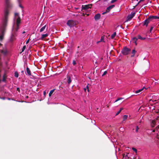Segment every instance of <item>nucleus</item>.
Here are the masks:
<instances>
[{"instance_id": "obj_1", "label": "nucleus", "mask_w": 159, "mask_h": 159, "mask_svg": "<svg viewBox=\"0 0 159 159\" xmlns=\"http://www.w3.org/2000/svg\"><path fill=\"white\" fill-rule=\"evenodd\" d=\"M5 4L6 7L4 12V19L3 21L2 25L0 28V40H2L3 39L5 27L7 21L8 16L9 15V12L7 8L9 7L10 6V0H5Z\"/></svg>"}, {"instance_id": "obj_2", "label": "nucleus", "mask_w": 159, "mask_h": 159, "mask_svg": "<svg viewBox=\"0 0 159 159\" xmlns=\"http://www.w3.org/2000/svg\"><path fill=\"white\" fill-rule=\"evenodd\" d=\"M20 23V18L18 13H15L14 19V24L12 30L17 31L19 29V24Z\"/></svg>"}, {"instance_id": "obj_3", "label": "nucleus", "mask_w": 159, "mask_h": 159, "mask_svg": "<svg viewBox=\"0 0 159 159\" xmlns=\"http://www.w3.org/2000/svg\"><path fill=\"white\" fill-rule=\"evenodd\" d=\"M130 49L126 47H125L122 50L121 52L123 55H127L130 53Z\"/></svg>"}, {"instance_id": "obj_4", "label": "nucleus", "mask_w": 159, "mask_h": 159, "mask_svg": "<svg viewBox=\"0 0 159 159\" xmlns=\"http://www.w3.org/2000/svg\"><path fill=\"white\" fill-rule=\"evenodd\" d=\"M76 24V22L73 20H68L67 23V25L70 27H74Z\"/></svg>"}, {"instance_id": "obj_5", "label": "nucleus", "mask_w": 159, "mask_h": 159, "mask_svg": "<svg viewBox=\"0 0 159 159\" xmlns=\"http://www.w3.org/2000/svg\"><path fill=\"white\" fill-rule=\"evenodd\" d=\"M135 13L134 12H132L131 14L127 16V19L128 20L131 19L135 16Z\"/></svg>"}, {"instance_id": "obj_6", "label": "nucleus", "mask_w": 159, "mask_h": 159, "mask_svg": "<svg viewBox=\"0 0 159 159\" xmlns=\"http://www.w3.org/2000/svg\"><path fill=\"white\" fill-rule=\"evenodd\" d=\"M92 6L91 4H89L88 5H85L84 6H82V9L84 10H87L88 9L90 8Z\"/></svg>"}, {"instance_id": "obj_7", "label": "nucleus", "mask_w": 159, "mask_h": 159, "mask_svg": "<svg viewBox=\"0 0 159 159\" xmlns=\"http://www.w3.org/2000/svg\"><path fill=\"white\" fill-rule=\"evenodd\" d=\"M151 20L150 19H149V17H148V18L147 19L145 20L144 21V22H143V25L144 26L146 25V26H147L148 23Z\"/></svg>"}, {"instance_id": "obj_8", "label": "nucleus", "mask_w": 159, "mask_h": 159, "mask_svg": "<svg viewBox=\"0 0 159 159\" xmlns=\"http://www.w3.org/2000/svg\"><path fill=\"white\" fill-rule=\"evenodd\" d=\"M149 19H150L151 20L152 19H159V16H151L149 17Z\"/></svg>"}, {"instance_id": "obj_9", "label": "nucleus", "mask_w": 159, "mask_h": 159, "mask_svg": "<svg viewBox=\"0 0 159 159\" xmlns=\"http://www.w3.org/2000/svg\"><path fill=\"white\" fill-rule=\"evenodd\" d=\"M67 83L68 84H70L71 82V78L69 75H67Z\"/></svg>"}, {"instance_id": "obj_10", "label": "nucleus", "mask_w": 159, "mask_h": 159, "mask_svg": "<svg viewBox=\"0 0 159 159\" xmlns=\"http://www.w3.org/2000/svg\"><path fill=\"white\" fill-rule=\"evenodd\" d=\"M101 15L100 14H97L94 16V19L96 20H98L100 17Z\"/></svg>"}, {"instance_id": "obj_11", "label": "nucleus", "mask_w": 159, "mask_h": 159, "mask_svg": "<svg viewBox=\"0 0 159 159\" xmlns=\"http://www.w3.org/2000/svg\"><path fill=\"white\" fill-rule=\"evenodd\" d=\"M114 7H115V5H111L109 6V7H108L107 8V11L109 12L110 10H111V9L113 8Z\"/></svg>"}, {"instance_id": "obj_12", "label": "nucleus", "mask_w": 159, "mask_h": 159, "mask_svg": "<svg viewBox=\"0 0 159 159\" xmlns=\"http://www.w3.org/2000/svg\"><path fill=\"white\" fill-rule=\"evenodd\" d=\"M26 72H27L28 74V75H31V73L30 70L29 68L27 66V67H26Z\"/></svg>"}, {"instance_id": "obj_13", "label": "nucleus", "mask_w": 159, "mask_h": 159, "mask_svg": "<svg viewBox=\"0 0 159 159\" xmlns=\"http://www.w3.org/2000/svg\"><path fill=\"white\" fill-rule=\"evenodd\" d=\"M46 28V25H45L44 26H43L42 27L39 31V32H42L43 31H44V30H45Z\"/></svg>"}, {"instance_id": "obj_14", "label": "nucleus", "mask_w": 159, "mask_h": 159, "mask_svg": "<svg viewBox=\"0 0 159 159\" xmlns=\"http://www.w3.org/2000/svg\"><path fill=\"white\" fill-rule=\"evenodd\" d=\"M138 39L136 37H134L132 38V40L133 41L134 43L136 45H137V41Z\"/></svg>"}, {"instance_id": "obj_15", "label": "nucleus", "mask_w": 159, "mask_h": 159, "mask_svg": "<svg viewBox=\"0 0 159 159\" xmlns=\"http://www.w3.org/2000/svg\"><path fill=\"white\" fill-rule=\"evenodd\" d=\"M1 53L3 54L4 55H6L7 53V51L6 49H3L1 51Z\"/></svg>"}, {"instance_id": "obj_16", "label": "nucleus", "mask_w": 159, "mask_h": 159, "mask_svg": "<svg viewBox=\"0 0 159 159\" xmlns=\"http://www.w3.org/2000/svg\"><path fill=\"white\" fill-rule=\"evenodd\" d=\"M138 39H139L142 40H144L145 39V38L142 37L140 35H139L137 36Z\"/></svg>"}, {"instance_id": "obj_17", "label": "nucleus", "mask_w": 159, "mask_h": 159, "mask_svg": "<svg viewBox=\"0 0 159 159\" xmlns=\"http://www.w3.org/2000/svg\"><path fill=\"white\" fill-rule=\"evenodd\" d=\"M157 122L155 121L154 120H153L152 121V123L151 124V126L152 127H153L155 126L156 123Z\"/></svg>"}, {"instance_id": "obj_18", "label": "nucleus", "mask_w": 159, "mask_h": 159, "mask_svg": "<svg viewBox=\"0 0 159 159\" xmlns=\"http://www.w3.org/2000/svg\"><path fill=\"white\" fill-rule=\"evenodd\" d=\"M144 89H146L145 88V87H143V88L141 89H140L139 90H138L137 91H135V93H139V92H141V91H142Z\"/></svg>"}, {"instance_id": "obj_19", "label": "nucleus", "mask_w": 159, "mask_h": 159, "mask_svg": "<svg viewBox=\"0 0 159 159\" xmlns=\"http://www.w3.org/2000/svg\"><path fill=\"white\" fill-rule=\"evenodd\" d=\"M55 90V89H53L52 90H51L49 93V97H51L52 95V94L54 92V90Z\"/></svg>"}, {"instance_id": "obj_20", "label": "nucleus", "mask_w": 159, "mask_h": 159, "mask_svg": "<svg viewBox=\"0 0 159 159\" xmlns=\"http://www.w3.org/2000/svg\"><path fill=\"white\" fill-rule=\"evenodd\" d=\"M48 36V34H43L41 35V39H43Z\"/></svg>"}, {"instance_id": "obj_21", "label": "nucleus", "mask_w": 159, "mask_h": 159, "mask_svg": "<svg viewBox=\"0 0 159 159\" xmlns=\"http://www.w3.org/2000/svg\"><path fill=\"white\" fill-rule=\"evenodd\" d=\"M7 78V76L5 74H4L3 76V79H2V81L3 82H5L6 81V78Z\"/></svg>"}, {"instance_id": "obj_22", "label": "nucleus", "mask_w": 159, "mask_h": 159, "mask_svg": "<svg viewBox=\"0 0 159 159\" xmlns=\"http://www.w3.org/2000/svg\"><path fill=\"white\" fill-rule=\"evenodd\" d=\"M123 108H121L120 109V110L116 113V116L118 115L120 112L122 111V110H123Z\"/></svg>"}, {"instance_id": "obj_23", "label": "nucleus", "mask_w": 159, "mask_h": 159, "mask_svg": "<svg viewBox=\"0 0 159 159\" xmlns=\"http://www.w3.org/2000/svg\"><path fill=\"white\" fill-rule=\"evenodd\" d=\"M136 51H135L134 49H133L132 51V54H133V55H131V57H134V55L135 54V53L136 52Z\"/></svg>"}, {"instance_id": "obj_24", "label": "nucleus", "mask_w": 159, "mask_h": 159, "mask_svg": "<svg viewBox=\"0 0 159 159\" xmlns=\"http://www.w3.org/2000/svg\"><path fill=\"white\" fill-rule=\"evenodd\" d=\"M116 33L115 32L113 33V34H112L111 36V38L112 39H113L116 35Z\"/></svg>"}, {"instance_id": "obj_25", "label": "nucleus", "mask_w": 159, "mask_h": 159, "mask_svg": "<svg viewBox=\"0 0 159 159\" xmlns=\"http://www.w3.org/2000/svg\"><path fill=\"white\" fill-rule=\"evenodd\" d=\"M128 117V116L127 115H125L123 116V120H126Z\"/></svg>"}, {"instance_id": "obj_26", "label": "nucleus", "mask_w": 159, "mask_h": 159, "mask_svg": "<svg viewBox=\"0 0 159 159\" xmlns=\"http://www.w3.org/2000/svg\"><path fill=\"white\" fill-rule=\"evenodd\" d=\"M15 76L16 78L18 77V74L17 72H15L14 73Z\"/></svg>"}, {"instance_id": "obj_27", "label": "nucleus", "mask_w": 159, "mask_h": 159, "mask_svg": "<svg viewBox=\"0 0 159 159\" xmlns=\"http://www.w3.org/2000/svg\"><path fill=\"white\" fill-rule=\"evenodd\" d=\"M72 63L73 65L75 66L76 64V60H73Z\"/></svg>"}, {"instance_id": "obj_28", "label": "nucleus", "mask_w": 159, "mask_h": 159, "mask_svg": "<svg viewBox=\"0 0 159 159\" xmlns=\"http://www.w3.org/2000/svg\"><path fill=\"white\" fill-rule=\"evenodd\" d=\"M123 98H119L115 101V102H117L119 100H120V99H123Z\"/></svg>"}, {"instance_id": "obj_29", "label": "nucleus", "mask_w": 159, "mask_h": 159, "mask_svg": "<svg viewBox=\"0 0 159 159\" xmlns=\"http://www.w3.org/2000/svg\"><path fill=\"white\" fill-rule=\"evenodd\" d=\"M25 48H26V46H24L23 47V48H22V51H21V52H23V51H24V50H25Z\"/></svg>"}, {"instance_id": "obj_30", "label": "nucleus", "mask_w": 159, "mask_h": 159, "mask_svg": "<svg viewBox=\"0 0 159 159\" xmlns=\"http://www.w3.org/2000/svg\"><path fill=\"white\" fill-rule=\"evenodd\" d=\"M132 149L136 153H137V150L135 148H132Z\"/></svg>"}, {"instance_id": "obj_31", "label": "nucleus", "mask_w": 159, "mask_h": 159, "mask_svg": "<svg viewBox=\"0 0 159 159\" xmlns=\"http://www.w3.org/2000/svg\"><path fill=\"white\" fill-rule=\"evenodd\" d=\"M14 36L13 35L12 36V37H11V41H12L14 40Z\"/></svg>"}, {"instance_id": "obj_32", "label": "nucleus", "mask_w": 159, "mask_h": 159, "mask_svg": "<svg viewBox=\"0 0 159 159\" xmlns=\"http://www.w3.org/2000/svg\"><path fill=\"white\" fill-rule=\"evenodd\" d=\"M117 0H112L111 1V3H113L115 2H116Z\"/></svg>"}, {"instance_id": "obj_33", "label": "nucleus", "mask_w": 159, "mask_h": 159, "mask_svg": "<svg viewBox=\"0 0 159 159\" xmlns=\"http://www.w3.org/2000/svg\"><path fill=\"white\" fill-rule=\"evenodd\" d=\"M107 71H105L104 72V73H103V74L102 75V76H104V75H106L107 74Z\"/></svg>"}, {"instance_id": "obj_34", "label": "nucleus", "mask_w": 159, "mask_h": 159, "mask_svg": "<svg viewBox=\"0 0 159 159\" xmlns=\"http://www.w3.org/2000/svg\"><path fill=\"white\" fill-rule=\"evenodd\" d=\"M139 129V128L138 127V126H137L136 127V130H135V131L136 132H138Z\"/></svg>"}, {"instance_id": "obj_35", "label": "nucleus", "mask_w": 159, "mask_h": 159, "mask_svg": "<svg viewBox=\"0 0 159 159\" xmlns=\"http://www.w3.org/2000/svg\"><path fill=\"white\" fill-rule=\"evenodd\" d=\"M108 12V11H107V10H106V11L104 12H103L102 13V14L103 15H104L106 13H107V12Z\"/></svg>"}, {"instance_id": "obj_36", "label": "nucleus", "mask_w": 159, "mask_h": 159, "mask_svg": "<svg viewBox=\"0 0 159 159\" xmlns=\"http://www.w3.org/2000/svg\"><path fill=\"white\" fill-rule=\"evenodd\" d=\"M153 27L152 26V27H151L150 30V32H151V31H152V30L153 29Z\"/></svg>"}, {"instance_id": "obj_37", "label": "nucleus", "mask_w": 159, "mask_h": 159, "mask_svg": "<svg viewBox=\"0 0 159 159\" xmlns=\"http://www.w3.org/2000/svg\"><path fill=\"white\" fill-rule=\"evenodd\" d=\"M43 95L45 97V95H46V91H44L43 92Z\"/></svg>"}, {"instance_id": "obj_38", "label": "nucleus", "mask_w": 159, "mask_h": 159, "mask_svg": "<svg viewBox=\"0 0 159 159\" xmlns=\"http://www.w3.org/2000/svg\"><path fill=\"white\" fill-rule=\"evenodd\" d=\"M159 129V125H158L155 128V129H156L157 130H158Z\"/></svg>"}, {"instance_id": "obj_39", "label": "nucleus", "mask_w": 159, "mask_h": 159, "mask_svg": "<svg viewBox=\"0 0 159 159\" xmlns=\"http://www.w3.org/2000/svg\"><path fill=\"white\" fill-rule=\"evenodd\" d=\"M16 90L19 92H20V89L19 88H16Z\"/></svg>"}, {"instance_id": "obj_40", "label": "nucleus", "mask_w": 159, "mask_h": 159, "mask_svg": "<svg viewBox=\"0 0 159 159\" xmlns=\"http://www.w3.org/2000/svg\"><path fill=\"white\" fill-rule=\"evenodd\" d=\"M30 39H29L26 42V44H27L30 41Z\"/></svg>"}, {"instance_id": "obj_41", "label": "nucleus", "mask_w": 159, "mask_h": 159, "mask_svg": "<svg viewBox=\"0 0 159 159\" xmlns=\"http://www.w3.org/2000/svg\"><path fill=\"white\" fill-rule=\"evenodd\" d=\"M2 63L0 61V68L2 67Z\"/></svg>"}, {"instance_id": "obj_42", "label": "nucleus", "mask_w": 159, "mask_h": 159, "mask_svg": "<svg viewBox=\"0 0 159 159\" xmlns=\"http://www.w3.org/2000/svg\"><path fill=\"white\" fill-rule=\"evenodd\" d=\"M144 0H140L139 2H138V3H139L140 2H143L144 1Z\"/></svg>"}, {"instance_id": "obj_43", "label": "nucleus", "mask_w": 159, "mask_h": 159, "mask_svg": "<svg viewBox=\"0 0 159 159\" xmlns=\"http://www.w3.org/2000/svg\"><path fill=\"white\" fill-rule=\"evenodd\" d=\"M86 88H87V89H88V92H89V87L88 86H87Z\"/></svg>"}, {"instance_id": "obj_44", "label": "nucleus", "mask_w": 159, "mask_h": 159, "mask_svg": "<svg viewBox=\"0 0 159 159\" xmlns=\"http://www.w3.org/2000/svg\"><path fill=\"white\" fill-rule=\"evenodd\" d=\"M19 6L21 8H23V7L20 5Z\"/></svg>"}, {"instance_id": "obj_45", "label": "nucleus", "mask_w": 159, "mask_h": 159, "mask_svg": "<svg viewBox=\"0 0 159 159\" xmlns=\"http://www.w3.org/2000/svg\"><path fill=\"white\" fill-rule=\"evenodd\" d=\"M25 98H29V97H28V96H26Z\"/></svg>"}, {"instance_id": "obj_46", "label": "nucleus", "mask_w": 159, "mask_h": 159, "mask_svg": "<svg viewBox=\"0 0 159 159\" xmlns=\"http://www.w3.org/2000/svg\"><path fill=\"white\" fill-rule=\"evenodd\" d=\"M2 98L3 100L5 99L4 97H3V98Z\"/></svg>"}, {"instance_id": "obj_47", "label": "nucleus", "mask_w": 159, "mask_h": 159, "mask_svg": "<svg viewBox=\"0 0 159 159\" xmlns=\"http://www.w3.org/2000/svg\"><path fill=\"white\" fill-rule=\"evenodd\" d=\"M152 132H155V129H154L153 130Z\"/></svg>"}, {"instance_id": "obj_48", "label": "nucleus", "mask_w": 159, "mask_h": 159, "mask_svg": "<svg viewBox=\"0 0 159 159\" xmlns=\"http://www.w3.org/2000/svg\"><path fill=\"white\" fill-rule=\"evenodd\" d=\"M95 63H97V62H96H96H95Z\"/></svg>"}, {"instance_id": "obj_49", "label": "nucleus", "mask_w": 159, "mask_h": 159, "mask_svg": "<svg viewBox=\"0 0 159 159\" xmlns=\"http://www.w3.org/2000/svg\"><path fill=\"white\" fill-rule=\"evenodd\" d=\"M2 44H1V43H0V46Z\"/></svg>"}, {"instance_id": "obj_50", "label": "nucleus", "mask_w": 159, "mask_h": 159, "mask_svg": "<svg viewBox=\"0 0 159 159\" xmlns=\"http://www.w3.org/2000/svg\"><path fill=\"white\" fill-rule=\"evenodd\" d=\"M45 61V62L46 63H47V62L45 61Z\"/></svg>"}, {"instance_id": "obj_51", "label": "nucleus", "mask_w": 159, "mask_h": 159, "mask_svg": "<svg viewBox=\"0 0 159 159\" xmlns=\"http://www.w3.org/2000/svg\"><path fill=\"white\" fill-rule=\"evenodd\" d=\"M152 101V99L150 100V101Z\"/></svg>"}, {"instance_id": "obj_52", "label": "nucleus", "mask_w": 159, "mask_h": 159, "mask_svg": "<svg viewBox=\"0 0 159 159\" xmlns=\"http://www.w3.org/2000/svg\"><path fill=\"white\" fill-rule=\"evenodd\" d=\"M25 33V32H23V33Z\"/></svg>"}, {"instance_id": "obj_53", "label": "nucleus", "mask_w": 159, "mask_h": 159, "mask_svg": "<svg viewBox=\"0 0 159 159\" xmlns=\"http://www.w3.org/2000/svg\"><path fill=\"white\" fill-rule=\"evenodd\" d=\"M84 90H86V89H84Z\"/></svg>"}, {"instance_id": "obj_54", "label": "nucleus", "mask_w": 159, "mask_h": 159, "mask_svg": "<svg viewBox=\"0 0 159 159\" xmlns=\"http://www.w3.org/2000/svg\"><path fill=\"white\" fill-rule=\"evenodd\" d=\"M93 74H94V71L93 72Z\"/></svg>"}]
</instances>
